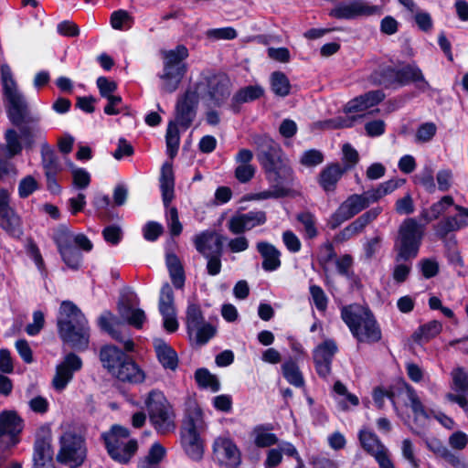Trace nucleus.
Listing matches in <instances>:
<instances>
[{
    "label": "nucleus",
    "instance_id": "nucleus-59",
    "mask_svg": "<svg viewBox=\"0 0 468 468\" xmlns=\"http://www.w3.org/2000/svg\"><path fill=\"white\" fill-rule=\"evenodd\" d=\"M194 334L197 343L204 345L215 335L216 328L210 324L203 323L197 329H194Z\"/></svg>",
    "mask_w": 468,
    "mask_h": 468
},
{
    "label": "nucleus",
    "instance_id": "nucleus-58",
    "mask_svg": "<svg viewBox=\"0 0 468 468\" xmlns=\"http://www.w3.org/2000/svg\"><path fill=\"white\" fill-rule=\"evenodd\" d=\"M166 223L173 236H178L183 229L182 224L179 221L178 212L175 207H169L166 210Z\"/></svg>",
    "mask_w": 468,
    "mask_h": 468
},
{
    "label": "nucleus",
    "instance_id": "nucleus-63",
    "mask_svg": "<svg viewBox=\"0 0 468 468\" xmlns=\"http://www.w3.org/2000/svg\"><path fill=\"white\" fill-rule=\"evenodd\" d=\"M301 164L311 167V166H316L323 163L324 161V155L323 154L316 150V149H310L305 152L301 156Z\"/></svg>",
    "mask_w": 468,
    "mask_h": 468
},
{
    "label": "nucleus",
    "instance_id": "nucleus-56",
    "mask_svg": "<svg viewBox=\"0 0 468 468\" xmlns=\"http://www.w3.org/2000/svg\"><path fill=\"white\" fill-rule=\"evenodd\" d=\"M309 292L316 309L322 313L325 312L328 304V297L324 291L318 285L311 284Z\"/></svg>",
    "mask_w": 468,
    "mask_h": 468
},
{
    "label": "nucleus",
    "instance_id": "nucleus-33",
    "mask_svg": "<svg viewBox=\"0 0 468 468\" xmlns=\"http://www.w3.org/2000/svg\"><path fill=\"white\" fill-rule=\"evenodd\" d=\"M41 154L48 187L53 189V187L57 186V176L58 173L57 156L48 146L42 147Z\"/></svg>",
    "mask_w": 468,
    "mask_h": 468
},
{
    "label": "nucleus",
    "instance_id": "nucleus-26",
    "mask_svg": "<svg viewBox=\"0 0 468 468\" xmlns=\"http://www.w3.org/2000/svg\"><path fill=\"white\" fill-rule=\"evenodd\" d=\"M411 82L415 83L416 88L420 91H426L430 89L429 82L417 66L407 65L399 69V85L404 86Z\"/></svg>",
    "mask_w": 468,
    "mask_h": 468
},
{
    "label": "nucleus",
    "instance_id": "nucleus-9",
    "mask_svg": "<svg viewBox=\"0 0 468 468\" xmlns=\"http://www.w3.org/2000/svg\"><path fill=\"white\" fill-rule=\"evenodd\" d=\"M204 427L202 412L199 410H192L185 419L181 431V442L186 453L195 461L203 456V444L199 431Z\"/></svg>",
    "mask_w": 468,
    "mask_h": 468
},
{
    "label": "nucleus",
    "instance_id": "nucleus-7",
    "mask_svg": "<svg viewBox=\"0 0 468 468\" xmlns=\"http://www.w3.org/2000/svg\"><path fill=\"white\" fill-rule=\"evenodd\" d=\"M129 431L119 425L101 435L109 455L121 463H127L138 449L137 441L129 440Z\"/></svg>",
    "mask_w": 468,
    "mask_h": 468
},
{
    "label": "nucleus",
    "instance_id": "nucleus-30",
    "mask_svg": "<svg viewBox=\"0 0 468 468\" xmlns=\"http://www.w3.org/2000/svg\"><path fill=\"white\" fill-rule=\"evenodd\" d=\"M158 361L165 369L176 370L178 365V358L176 351L163 339L154 340Z\"/></svg>",
    "mask_w": 468,
    "mask_h": 468
},
{
    "label": "nucleus",
    "instance_id": "nucleus-23",
    "mask_svg": "<svg viewBox=\"0 0 468 468\" xmlns=\"http://www.w3.org/2000/svg\"><path fill=\"white\" fill-rule=\"evenodd\" d=\"M384 98L385 94L379 90L368 91L348 101L345 107V112L346 113L362 112L378 104Z\"/></svg>",
    "mask_w": 468,
    "mask_h": 468
},
{
    "label": "nucleus",
    "instance_id": "nucleus-14",
    "mask_svg": "<svg viewBox=\"0 0 468 468\" xmlns=\"http://www.w3.org/2000/svg\"><path fill=\"white\" fill-rule=\"evenodd\" d=\"M369 206L364 193L349 196L329 218L328 225L332 229L350 219Z\"/></svg>",
    "mask_w": 468,
    "mask_h": 468
},
{
    "label": "nucleus",
    "instance_id": "nucleus-10",
    "mask_svg": "<svg viewBox=\"0 0 468 468\" xmlns=\"http://www.w3.org/2000/svg\"><path fill=\"white\" fill-rule=\"evenodd\" d=\"M87 455L84 438L76 431H67L60 438V463L70 468L80 466Z\"/></svg>",
    "mask_w": 468,
    "mask_h": 468
},
{
    "label": "nucleus",
    "instance_id": "nucleus-49",
    "mask_svg": "<svg viewBox=\"0 0 468 468\" xmlns=\"http://www.w3.org/2000/svg\"><path fill=\"white\" fill-rule=\"evenodd\" d=\"M297 220L303 225L304 237L313 239L317 237L316 218L310 212H303L297 215Z\"/></svg>",
    "mask_w": 468,
    "mask_h": 468
},
{
    "label": "nucleus",
    "instance_id": "nucleus-57",
    "mask_svg": "<svg viewBox=\"0 0 468 468\" xmlns=\"http://www.w3.org/2000/svg\"><path fill=\"white\" fill-rule=\"evenodd\" d=\"M336 257L334 246L331 242L327 241L322 244L318 249L317 259L320 265L325 269L326 265L330 263Z\"/></svg>",
    "mask_w": 468,
    "mask_h": 468
},
{
    "label": "nucleus",
    "instance_id": "nucleus-18",
    "mask_svg": "<svg viewBox=\"0 0 468 468\" xmlns=\"http://www.w3.org/2000/svg\"><path fill=\"white\" fill-rule=\"evenodd\" d=\"M10 192L0 187V227L11 235L19 233L20 218L10 206Z\"/></svg>",
    "mask_w": 468,
    "mask_h": 468
},
{
    "label": "nucleus",
    "instance_id": "nucleus-17",
    "mask_svg": "<svg viewBox=\"0 0 468 468\" xmlns=\"http://www.w3.org/2000/svg\"><path fill=\"white\" fill-rule=\"evenodd\" d=\"M51 431L48 427H42L37 435L34 452L35 468H55L52 462L53 451L50 446Z\"/></svg>",
    "mask_w": 468,
    "mask_h": 468
},
{
    "label": "nucleus",
    "instance_id": "nucleus-25",
    "mask_svg": "<svg viewBox=\"0 0 468 468\" xmlns=\"http://www.w3.org/2000/svg\"><path fill=\"white\" fill-rule=\"evenodd\" d=\"M256 249L262 258V269L266 271H273L280 268L281 251L274 245L267 241H260Z\"/></svg>",
    "mask_w": 468,
    "mask_h": 468
},
{
    "label": "nucleus",
    "instance_id": "nucleus-6",
    "mask_svg": "<svg viewBox=\"0 0 468 468\" xmlns=\"http://www.w3.org/2000/svg\"><path fill=\"white\" fill-rule=\"evenodd\" d=\"M164 58V70L159 75L163 81L162 90L172 93L179 86L186 71V66L183 62L188 56V50L185 46H177L175 49L162 52Z\"/></svg>",
    "mask_w": 468,
    "mask_h": 468
},
{
    "label": "nucleus",
    "instance_id": "nucleus-22",
    "mask_svg": "<svg viewBox=\"0 0 468 468\" xmlns=\"http://www.w3.org/2000/svg\"><path fill=\"white\" fill-rule=\"evenodd\" d=\"M223 237L217 235L214 231L206 230L193 239L196 250L204 257L214 254L215 251H222Z\"/></svg>",
    "mask_w": 468,
    "mask_h": 468
},
{
    "label": "nucleus",
    "instance_id": "nucleus-43",
    "mask_svg": "<svg viewBox=\"0 0 468 468\" xmlns=\"http://www.w3.org/2000/svg\"><path fill=\"white\" fill-rule=\"evenodd\" d=\"M466 226H468V220L458 219V218L454 216L448 217L441 220L435 226V231L439 237L444 238L450 232L456 231Z\"/></svg>",
    "mask_w": 468,
    "mask_h": 468
},
{
    "label": "nucleus",
    "instance_id": "nucleus-37",
    "mask_svg": "<svg viewBox=\"0 0 468 468\" xmlns=\"http://www.w3.org/2000/svg\"><path fill=\"white\" fill-rule=\"evenodd\" d=\"M5 138V144H0V155L5 159H11L19 154L22 145L17 133L14 130H7Z\"/></svg>",
    "mask_w": 468,
    "mask_h": 468
},
{
    "label": "nucleus",
    "instance_id": "nucleus-19",
    "mask_svg": "<svg viewBox=\"0 0 468 468\" xmlns=\"http://www.w3.org/2000/svg\"><path fill=\"white\" fill-rule=\"evenodd\" d=\"M217 459L230 467H237L241 463V454L236 443L229 437H218L213 444Z\"/></svg>",
    "mask_w": 468,
    "mask_h": 468
},
{
    "label": "nucleus",
    "instance_id": "nucleus-16",
    "mask_svg": "<svg viewBox=\"0 0 468 468\" xmlns=\"http://www.w3.org/2000/svg\"><path fill=\"white\" fill-rule=\"evenodd\" d=\"M158 309L163 316L165 329L169 333L176 332L178 328V322L176 320L174 292L167 282L161 288Z\"/></svg>",
    "mask_w": 468,
    "mask_h": 468
},
{
    "label": "nucleus",
    "instance_id": "nucleus-44",
    "mask_svg": "<svg viewBox=\"0 0 468 468\" xmlns=\"http://www.w3.org/2000/svg\"><path fill=\"white\" fill-rule=\"evenodd\" d=\"M442 329V324L437 320H432L419 327L413 334V338L418 342H428L438 335Z\"/></svg>",
    "mask_w": 468,
    "mask_h": 468
},
{
    "label": "nucleus",
    "instance_id": "nucleus-24",
    "mask_svg": "<svg viewBox=\"0 0 468 468\" xmlns=\"http://www.w3.org/2000/svg\"><path fill=\"white\" fill-rule=\"evenodd\" d=\"M115 319L114 315L109 312H103L98 318V324L101 330L107 332L113 339L122 343L126 351L133 350V341L129 335H123L122 332L113 327L112 321Z\"/></svg>",
    "mask_w": 468,
    "mask_h": 468
},
{
    "label": "nucleus",
    "instance_id": "nucleus-21",
    "mask_svg": "<svg viewBox=\"0 0 468 468\" xmlns=\"http://www.w3.org/2000/svg\"><path fill=\"white\" fill-rule=\"evenodd\" d=\"M337 346L334 340L328 339L320 344L314 351V360L318 375L326 378L331 372V364Z\"/></svg>",
    "mask_w": 468,
    "mask_h": 468
},
{
    "label": "nucleus",
    "instance_id": "nucleus-11",
    "mask_svg": "<svg viewBox=\"0 0 468 468\" xmlns=\"http://www.w3.org/2000/svg\"><path fill=\"white\" fill-rule=\"evenodd\" d=\"M380 8L365 0L340 2L329 11V16L336 19L352 20L360 16L379 15Z\"/></svg>",
    "mask_w": 468,
    "mask_h": 468
},
{
    "label": "nucleus",
    "instance_id": "nucleus-36",
    "mask_svg": "<svg viewBox=\"0 0 468 468\" xmlns=\"http://www.w3.org/2000/svg\"><path fill=\"white\" fill-rule=\"evenodd\" d=\"M22 430V420L14 410H4L0 413V438L5 434H16Z\"/></svg>",
    "mask_w": 468,
    "mask_h": 468
},
{
    "label": "nucleus",
    "instance_id": "nucleus-50",
    "mask_svg": "<svg viewBox=\"0 0 468 468\" xmlns=\"http://www.w3.org/2000/svg\"><path fill=\"white\" fill-rule=\"evenodd\" d=\"M272 91L281 97H285L290 93L291 85L284 73L276 71L271 77Z\"/></svg>",
    "mask_w": 468,
    "mask_h": 468
},
{
    "label": "nucleus",
    "instance_id": "nucleus-34",
    "mask_svg": "<svg viewBox=\"0 0 468 468\" xmlns=\"http://www.w3.org/2000/svg\"><path fill=\"white\" fill-rule=\"evenodd\" d=\"M406 394L414 414V422L416 423V426L423 427L429 419V415L426 412L423 404L418 397L416 390L411 386L406 385Z\"/></svg>",
    "mask_w": 468,
    "mask_h": 468
},
{
    "label": "nucleus",
    "instance_id": "nucleus-64",
    "mask_svg": "<svg viewBox=\"0 0 468 468\" xmlns=\"http://www.w3.org/2000/svg\"><path fill=\"white\" fill-rule=\"evenodd\" d=\"M448 443L452 449L462 451L468 444V435L462 431H456L449 436Z\"/></svg>",
    "mask_w": 468,
    "mask_h": 468
},
{
    "label": "nucleus",
    "instance_id": "nucleus-28",
    "mask_svg": "<svg viewBox=\"0 0 468 468\" xmlns=\"http://www.w3.org/2000/svg\"><path fill=\"white\" fill-rule=\"evenodd\" d=\"M346 171L339 164L326 165L319 174L318 183L325 192L335 191L336 185Z\"/></svg>",
    "mask_w": 468,
    "mask_h": 468
},
{
    "label": "nucleus",
    "instance_id": "nucleus-1",
    "mask_svg": "<svg viewBox=\"0 0 468 468\" xmlns=\"http://www.w3.org/2000/svg\"><path fill=\"white\" fill-rule=\"evenodd\" d=\"M257 146V158L271 183L279 185L292 179V170L282 158L280 145L267 135L253 137Z\"/></svg>",
    "mask_w": 468,
    "mask_h": 468
},
{
    "label": "nucleus",
    "instance_id": "nucleus-40",
    "mask_svg": "<svg viewBox=\"0 0 468 468\" xmlns=\"http://www.w3.org/2000/svg\"><path fill=\"white\" fill-rule=\"evenodd\" d=\"M452 377V389L456 393H452L454 396H463L467 399L468 396V373L463 367H456L451 372Z\"/></svg>",
    "mask_w": 468,
    "mask_h": 468
},
{
    "label": "nucleus",
    "instance_id": "nucleus-45",
    "mask_svg": "<svg viewBox=\"0 0 468 468\" xmlns=\"http://www.w3.org/2000/svg\"><path fill=\"white\" fill-rule=\"evenodd\" d=\"M372 80L375 83L385 87L399 85V69L390 66L382 68L373 73Z\"/></svg>",
    "mask_w": 468,
    "mask_h": 468
},
{
    "label": "nucleus",
    "instance_id": "nucleus-5",
    "mask_svg": "<svg viewBox=\"0 0 468 468\" xmlns=\"http://www.w3.org/2000/svg\"><path fill=\"white\" fill-rule=\"evenodd\" d=\"M424 229V225L420 224L414 218H407L401 222L394 242L395 262L409 261L417 258Z\"/></svg>",
    "mask_w": 468,
    "mask_h": 468
},
{
    "label": "nucleus",
    "instance_id": "nucleus-20",
    "mask_svg": "<svg viewBox=\"0 0 468 468\" xmlns=\"http://www.w3.org/2000/svg\"><path fill=\"white\" fill-rule=\"evenodd\" d=\"M208 100L219 106L230 95L231 81L225 74H214L207 79Z\"/></svg>",
    "mask_w": 468,
    "mask_h": 468
},
{
    "label": "nucleus",
    "instance_id": "nucleus-52",
    "mask_svg": "<svg viewBox=\"0 0 468 468\" xmlns=\"http://www.w3.org/2000/svg\"><path fill=\"white\" fill-rule=\"evenodd\" d=\"M71 168L72 184L77 189L82 190L89 186L90 183V175L84 168L77 167L72 162H69Z\"/></svg>",
    "mask_w": 468,
    "mask_h": 468
},
{
    "label": "nucleus",
    "instance_id": "nucleus-27",
    "mask_svg": "<svg viewBox=\"0 0 468 468\" xmlns=\"http://www.w3.org/2000/svg\"><path fill=\"white\" fill-rule=\"evenodd\" d=\"M128 356L114 346H105L101 349L100 359L104 368L112 376Z\"/></svg>",
    "mask_w": 468,
    "mask_h": 468
},
{
    "label": "nucleus",
    "instance_id": "nucleus-46",
    "mask_svg": "<svg viewBox=\"0 0 468 468\" xmlns=\"http://www.w3.org/2000/svg\"><path fill=\"white\" fill-rule=\"evenodd\" d=\"M166 149L170 158H174L178 151L180 144V134L178 126L174 122H170L165 134Z\"/></svg>",
    "mask_w": 468,
    "mask_h": 468
},
{
    "label": "nucleus",
    "instance_id": "nucleus-2",
    "mask_svg": "<svg viewBox=\"0 0 468 468\" xmlns=\"http://www.w3.org/2000/svg\"><path fill=\"white\" fill-rule=\"evenodd\" d=\"M341 318L357 342L370 345L381 340V328L369 308L359 304L345 306Z\"/></svg>",
    "mask_w": 468,
    "mask_h": 468
},
{
    "label": "nucleus",
    "instance_id": "nucleus-8",
    "mask_svg": "<svg viewBox=\"0 0 468 468\" xmlns=\"http://www.w3.org/2000/svg\"><path fill=\"white\" fill-rule=\"evenodd\" d=\"M150 421L157 432L165 434L176 428L174 414L163 392L153 390L145 400Z\"/></svg>",
    "mask_w": 468,
    "mask_h": 468
},
{
    "label": "nucleus",
    "instance_id": "nucleus-60",
    "mask_svg": "<svg viewBox=\"0 0 468 468\" xmlns=\"http://www.w3.org/2000/svg\"><path fill=\"white\" fill-rule=\"evenodd\" d=\"M401 453L403 458L410 463L411 467L419 468L420 460L415 455V449L410 439H405L401 442Z\"/></svg>",
    "mask_w": 468,
    "mask_h": 468
},
{
    "label": "nucleus",
    "instance_id": "nucleus-42",
    "mask_svg": "<svg viewBox=\"0 0 468 468\" xmlns=\"http://www.w3.org/2000/svg\"><path fill=\"white\" fill-rule=\"evenodd\" d=\"M435 442L438 444V447L433 449V452L441 456L448 465L452 468H468V463L464 458L451 452L441 441Z\"/></svg>",
    "mask_w": 468,
    "mask_h": 468
},
{
    "label": "nucleus",
    "instance_id": "nucleus-61",
    "mask_svg": "<svg viewBox=\"0 0 468 468\" xmlns=\"http://www.w3.org/2000/svg\"><path fill=\"white\" fill-rule=\"evenodd\" d=\"M206 36L208 38L214 40H231L237 37V31L230 27H221V28H213L209 29L206 32Z\"/></svg>",
    "mask_w": 468,
    "mask_h": 468
},
{
    "label": "nucleus",
    "instance_id": "nucleus-12",
    "mask_svg": "<svg viewBox=\"0 0 468 468\" xmlns=\"http://www.w3.org/2000/svg\"><path fill=\"white\" fill-rule=\"evenodd\" d=\"M137 303L136 294L131 289H125L119 299L117 308L123 321L140 329L146 321V315L144 310L133 307Z\"/></svg>",
    "mask_w": 468,
    "mask_h": 468
},
{
    "label": "nucleus",
    "instance_id": "nucleus-13",
    "mask_svg": "<svg viewBox=\"0 0 468 468\" xmlns=\"http://www.w3.org/2000/svg\"><path fill=\"white\" fill-rule=\"evenodd\" d=\"M358 438L362 448L375 458L380 468H395L388 448L374 432L362 429Z\"/></svg>",
    "mask_w": 468,
    "mask_h": 468
},
{
    "label": "nucleus",
    "instance_id": "nucleus-4",
    "mask_svg": "<svg viewBox=\"0 0 468 468\" xmlns=\"http://www.w3.org/2000/svg\"><path fill=\"white\" fill-rule=\"evenodd\" d=\"M0 72L7 115L14 124L20 125L29 119L27 100L19 90L10 67L7 64H2Z\"/></svg>",
    "mask_w": 468,
    "mask_h": 468
},
{
    "label": "nucleus",
    "instance_id": "nucleus-35",
    "mask_svg": "<svg viewBox=\"0 0 468 468\" xmlns=\"http://www.w3.org/2000/svg\"><path fill=\"white\" fill-rule=\"evenodd\" d=\"M60 242L72 244L76 249L89 252L92 250L91 241L84 234H73L68 225L60 226Z\"/></svg>",
    "mask_w": 468,
    "mask_h": 468
},
{
    "label": "nucleus",
    "instance_id": "nucleus-62",
    "mask_svg": "<svg viewBox=\"0 0 468 468\" xmlns=\"http://www.w3.org/2000/svg\"><path fill=\"white\" fill-rule=\"evenodd\" d=\"M436 131L437 128L433 122H425L417 130L415 140L418 143H427L433 138Z\"/></svg>",
    "mask_w": 468,
    "mask_h": 468
},
{
    "label": "nucleus",
    "instance_id": "nucleus-29",
    "mask_svg": "<svg viewBox=\"0 0 468 468\" xmlns=\"http://www.w3.org/2000/svg\"><path fill=\"white\" fill-rule=\"evenodd\" d=\"M112 377L120 381L133 384L142 383L145 378L144 372L129 357L122 362Z\"/></svg>",
    "mask_w": 468,
    "mask_h": 468
},
{
    "label": "nucleus",
    "instance_id": "nucleus-32",
    "mask_svg": "<svg viewBox=\"0 0 468 468\" xmlns=\"http://www.w3.org/2000/svg\"><path fill=\"white\" fill-rule=\"evenodd\" d=\"M263 93L264 90L260 85L244 87L233 95L230 107L234 112H238L241 104L253 101L261 98Z\"/></svg>",
    "mask_w": 468,
    "mask_h": 468
},
{
    "label": "nucleus",
    "instance_id": "nucleus-31",
    "mask_svg": "<svg viewBox=\"0 0 468 468\" xmlns=\"http://www.w3.org/2000/svg\"><path fill=\"white\" fill-rule=\"evenodd\" d=\"M82 367L81 358L74 353L67 354L60 361V389L64 388L73 378L75 372Z\"/></svg>",
    "mask_w": 468,
    "mask_h": 468
},
{
    "label": "nucleus",
    "instance_id": "nucleus-55",
    "mask_svg": "<svg viewBox=\"0 0 468 468\" xmlns=\"http://www.w3.org/2000/svg\"><path fill=\"white\" fill-rule=\"evenodd\" d=\"M415 182L422 186L429 193H434L436 190L433 171L430 166H425L415 176Z\"/></svg>",
    "mask_w": 468,
    "mask_h": 468
},
{
    "label": "nucleus",
    "instance_id": "nucleus-47",
    "mask_svg": "<svg viewBox=\"0 0 468 468\" xmlns=\"http://www.w3.org/2000/svg\"><path fill=\"white\" fill-rule=\"evenodd\" d=\"M205 323L200 306L189 303L186 308V327L190 335H193L194 329H197L201 324Z\"/></svg>",
    "mask_w": 468,
    "mask_h": 468
},
{
    "label": "nucleus",
    "instance_id": "nucleus-38",
    "mask_svg": "<svg viewBox=\"0 0 468 468\" xmlns=\"http://www.w3.org/2000/svg\"><path fill=\"white\" fill-rule=\"evenodd\" d=\"M165 262L174 286L181 289L185 284V274L179 259L174 253H167Z\"/></svg>",
    "mask_w": 468,
    "mask_h": 468
},
{
    "label": "nucleus",
    "instance_id": "nucleus-53",
    "mask_svg": "<svg viewBox=\"0 0 468 468\" xmlns=\"http://www.w3.org/2000/svg\"><path fill=\"white\" fill-rule=\"evenodd\" d=\"M228 229L234 235H240L251 230L243 213H236L227 222Z\"/></svg>",
    "mask_w": 468,
    "mask_h": 468
},
{
    "label": "nucleus",
    "instance_id": "nucleus-41",
    "mask_svg": "<svg viewBox=\"0 0 468 468\" xmlns=\"http://www.w3.org/2000/svg\"><path fill=\"white\" fill-rule=\"evenodd\" d=\"M251 436L255 445L260 448L270 447L278 442L277 436L270 432V429L263 425L256 426L251 432Z\"/></svg>",
    "mask_w": 468,
    "mask_h": 468
},
{
    "label": "nucleus",
    "instance_id": "nucleus-39",
    "mask_svg": "<svg viewBox=\"0 0 468 468\" xmlns=\"http://www.w3.org/2000/svg\"><path fill=\"white\" fill-rule=\"evenodd\" d=\"M60 256L68 269L76 271L82 262V255L72 244L63 243L60 246Z\"/></svg>",
    "mask_w": 468,
    "mask_h": 468
},
{
    "label": "nucleus",
    "instance_id": "nucleus-51",
    "mask_svg": "<svg viewBox=\"0 0 468 468\" xmlns=\"http://www.w3.org/2000/svg\"><path fill=\"white\" fill-rule=\"evenodd\" d=\"M282 373L286 380L294 387L303 386L304 380L297 365L292 361L285 362L282 365Z\"/></svg>",
    "mask_w": 468,
    "mask_h": 468
},
{
    "label": "nucleus",
    "instance_id": "nucleus-15",
    "mask_svg": "<svg viewBox=\"0 0 468 468\" xmlns=\"http://www.w3.org/2000/svg\"><path fill=\"white\" fill-rule=\"evenodd\" d=\"M198 105V95L197 91L186 90L180 97L176 105V118L173 121L176 126H180L184 130L190 127L197 115V108Z\"/></svg>",
    "mask_w": 468,
    "mask_h": 468
},
{
    "label": "nucleus",
    "instance_id": "nucleus-48",
    "mask_svg": "<svg viewBox=\"0 0 468 468\" xmlns=\"http://www.w3.org/2000/svg\"><path fill=\"white\" fill-rule=\"evenodd\" d=\"M195 378L200 387L209 388L213 392H217L220 388L218 378L206 368L197 369L195 373Z\"/></svg>",
    "mask_w": 468,
    "mask_h": 468
},
{
    "label": "nucleus",
    "instance_id": "nucleus-54",
    "mask_svg": "<svg viewBox=\"0 0 468 468\" xmlns=\"http://www.w3.org/2000/svg\"><path fill=\"white\" fill-rule=\"evenodd\" d=\"M39 188L37 179L31 175L26 176L19 181L17 192L21 198H27Z\"/></svg>",
    "mask_w": 468,
    "mask_h": 468
},
{
    "label": "nucleus",
    "instance_id": "nucleus-3",
    "mask_svg": "<svg viewBox=\"0 0 468 468\" xmlns=\"http://www.w3.org/2000/svg\"><path fill=\"white\" fill-rule=\"evenodd\" d=\"M60 337L77 350L88 347L90 327L81 311L70 301L60 303Z\"/></svg>",
    "mask_w": 468,
    "mask_h": 468
}]
</instances>
